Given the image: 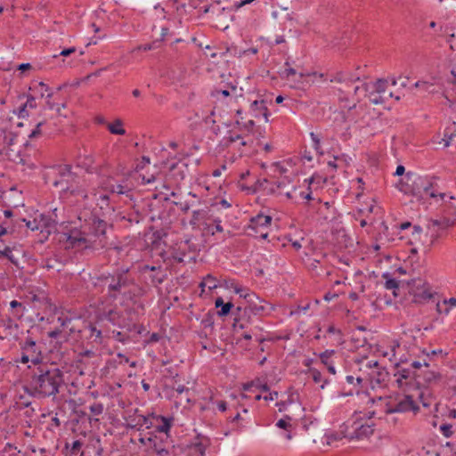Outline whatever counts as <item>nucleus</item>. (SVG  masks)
<instances>
[{"label":"nucleus","instance_id":"bb28decb","mask_svg":"<svg viewBox=\"0 0 456 456\" xmlns=\"http://www.w3.org/2000/svg\"><path fill=\"white\" fill-rule=\"evenodd\" d=\"M188 247L189 245L187 240L176 243L170 251V257L177 263L183 262Z\"/></svg>","mask_w":456,"mask_h":456},{"label":"nucleus","instance_id":"4c0bfd02","mask_svg":"<svg viewBox=\"0 0 456 456\" xmlns=\"http://www.w3.org/2000/svg\"><path fill=\"white\" fill-rule=\"evenodd\" d=\"M259 330H261V328L259 327V325H256L254 327H249L248 329H246V331H244L241 334V337L246 340H250V339H252L253 337H255L256 340L261 343L264 341V338L257 336V332Z\"/></svg>","mask_w":456,"mask_h":456},{"label":"nucleus","instance_id":"09e8293b","mask_svg":"<svg viewBox=\"0 0 456 456\" xmlns=\"http://www.w3.org/2000/svg\"><path fill=\"white\" fill-rule=\"evenodd\" d=\"M89 410L92 415L100 416L102 414L104 407L101 403H94L92 405H90Z\"/></svg>","mask_w":456,"mask_h":456},{"label":"nucleus","instance_id":"412c9836","mask_svg":"<svg viewBox=\"0 0 456 456\" xmlns=\"http://www.w3.org/2000/svg\"><path fill=\"white\" fill-rule=\"evenodd\" d=\"M22 221L26 224L28 229L31 231H40L47 234L51 232V229L54 226L53 222L45 215H39V218L35 217L33 220L23 218Z\"/></svg>","mask_w":456,"mask_h":456},{"label":"nucleus","instance_id":"bf43d9fd","mask_svg":"<svg viewBox=\"0 0 456 456\" xmlns=\"http://www.w3.org/2000/svg\"><path fill=\"white\" fill-rule=\"evenodd\" d=\"M76 51H77V49L75 47H69V48L62 50L59 54H54L53 58H57L58 56L67 57V56L70 55L71 53H74Z\"/></svg>","mask_w":456,"mask_h":456},{"label":"nucleus","instance_id":"5fc2aeb1","mask_svg":"<svg viewBox=\"0 0 456 456\" xmlns=\"http://www.w3.org/2000/svg\"><path fill=\"white\" fill-rule=\"evenodd\" d=\"M3 452L9 453V456H19L20 452L17 451V448L12 444L7 443L3 450Z\"/></svg>","mask_w":456,"mask_h":456},{"label":"nucleus","instance_id":"864d4df0","mask_svg":"<svg viewBox=\"0 0 456 456\" xmlns=\"http://www.w3.org/2000/svg\"><path fill=\"white\" fill-rule=\"evenodd\" d=\"M52 96L53 93L46 94V106L49 110H55L57 113H60V105L51 101Z\"/></svg>","mask_w":456,"mask_h":456},{"label":"nucleus","instance_id":"052dcab7","mask_svg":"<svg viewBox=\"0 0 456 456\" xmlns=\"http://www.w3.org/2000/svg\"><path fill=\"white\" fill-rule=\"evenodd\" d=\"M24 104H25V107H27L28 109L37 108L36 98L32 95L28 96V99Z\"/></svg>","mask_w":456,"mask_h":456},{"label":"nucleus","instance_id":"c03bdc74","mask_svg":"<svg viewBox=\"0 0 456 456\" xmlns=\"http://www.w3.org/2000/svg\"><path fill=\"white\" fill-rule=\"evenodd\" d=\"M290 183V181L287 179V177H284L283 179L281 180H278L276 182L273 183V186H275V188H272V190L273 191H277L279 194H283L284 195V191H286V187L288 184Z\"/></svg>","mask_w":456,"mask_h":456},{"label":"nucleus","instance_id":"58836bf2","mask_svg":"<svg viewBox=\"0 0 456 456\" xmlns=\"http://www.w3.org/2000/svg\"><path fill=\"white\" fill-rule=\"evenodd\" d=\"M108 130L112 134L124 135L126 134V130L123 128V122L119 118L114 120L112 123L108 124Z\"/></svg>","mask_w":456,"mask_h":456},{"label":"nucleus","instance_id":"423d86ee","mask_svg":"<svg viewBox=\"0 0 456 456\" xmlns=\"http://www.w3.org/2000/svg\"><path fill=\"white\" fill-rule=\"evenodd\" d=\"M99 186L103 192H98L93 189L92 195L97 201H101V208L110 204V195H125L132 200L134 185L127 179L118 182L114 177L107 175L99 181Z\"/></svg>","mask_w":456,"mask_h":456},{"label":"nucleus","instance_id":"b1692460","mask_svg":"<svg viewBox=\"0 0 456 456\" xmlns=\"http://www.w3.org/2000/svg\"><path fill=\"white\" fill-rule=\"evenodd\" d=\"M387 88V81L385 79H378L376 82L362 83V86H354V94H358L359 91H370L373 89L381 94V95H388Z\"/></svg>","mask_w":456,"mask_h":456},{"label":"nucleus","instance_id":"de8ad7c7","mask_svg":"<svg viewBox=\"0 0 456 456\" xmlns=\"http://www.w3.org/2000/svg\"><path fill=\"white\" fill-rule=\"evenodd\" d=\"M208 444L203 443V441H196L192 444L191 448L195 452L200 454V456H205L206 450H207Z\"/></svg>","mask_w":456,"mask_h":456},{"label":"nucleus","instance_id":"5701e85b","mask_svg":"<svg viewBox=\"0 0 456 456\" xmlns=\"http://www.w3.org/2000/svg\"><path fill=\"white\" fill-rule=\"evenodd\" d=\"M140 271L142 273L151 272V273L149 275V280L155 286L161 284L167 276L161 265H144L141 267Z\"/></svg>","mask_w":456,"mask_h":456},{"label":"nucleus","instance_id":"f704fd0d","mask_svg":"<svg viewBox=\"0 0 456 456\" xmlns=\"http://www.w3.org/2000/svg\"><path fill=\"white\" fill-rule=\"evenodd\" d=\"M29 90L32 91L34 94L39 95L41 98L45 96L46 97V94L48 93H52L49 86L42 81L33 82L29 87Z\"/></svg>","mask_w":456,"mask_h":456},{"label":"nucleus","instance_id":"37998d69","mask_svg":"<svg viewBox=\"0 0 456 456\" xmlns=\"http://www.w3.org/2000/svg\"><path fill=\"white\" fill-rule=\"evenodd\" d=\"M252 387H256L263 392H268L270 390V387L266 383H261L259 380L252 381L243 385L244 391H249Z\"/></svg>","mask_w":456,"mask_h":456},{"label":"nucleus","instance_id":"e2e57ef3","mask_svg":"<svg viewBox=\"0 0 456 456\" xmlns=\"http://www.w3.org/2000/svg\"><path fill=\"white\" fill-rule=\"evenodd\" d=\"M155 454L158 456H175L173 455L172 452L167 449V445L163 446Z\"/></svg>","mask_w":456,"mask_h":456},{"label":"nucleus","instance_id":"603ef678","mask_svg":"<svg viewBox=\"0 0 456 456\" xmlns=\"http://www.w3.org/2000/svg\"><path fill=\"white\" fill-rule=\"evenodd\" d=\"M327 444H331L335 441H338L342 439V437H345V435L342 436L340 433L337 432H330L325 435Z\"/></svg>","mask_w":456,"mask_h":456},{"label":"nucleus","instance_id":"72a5a7b5","mask_svg":"<svg viewBox=\"0 0 456 456\" xmlns=\"http://www.w3.org/2000/svg\"><path fill=\"white\" fill-rule=\"evenodd\" d=\"M83 443L80 440H76L69 445V443L65 444V450L69 456H84V452L81 451Z\"/></svg>","mask_w":456,"mask_h":456},{"label":"nucleus","instance_id":"680f3d73","mask_svg":"<svg viewBox=\"0 0 456 456\" xmlns=\"http://www.w3.org/2000/svg\"><path fill=\"white\" fill-rule=\"evenodd\" d=\"M141 176H142V180L143 183H151L155 182V180H156L154 174H151V175L142 174V175H141Z\"/></svg>","mask_w":456,"mask_h":456},{"label":"nucleus","instance_id":"ddd939ff","mask_svg":"<svg viewBox=\"0 0 456 456\" xmlns=\"http://www.w3.org/2000/svg\"><path fill=\"white\" fill-rule=\"evenodd\" d=\"M362 366L360 370H370L368 372L369 379L371 383L378 385L385 384L388 379V372L381 368L378 361L363 359L360 362Z\"/></svg>","mask_w":456,"mask_h":456},{"label":"nucleus","instance_id":"9d476101","mask_svg":"<svg viewBox=\"0 0 456 456\" xmlns=\"http://www.w3.org/2000/svg\"><path fill=\"white\" fill-rule=\"evenodd\" d=\"M272 221L271 216L258 214L250 218L246 232L248 236L265 240L268 238Z\"/></svg>","mask_w":456,"mask_h":456},{"label":"nucleus","instance_id":"49530a36","mask_svg":"<svg viewBox=\"0 0 456 456\" xmlns=\"http://www.w3.org/2000/svg\"><path fill=\"white\" fill-rule=\"evenodd\" d=\"M4 257L7 258L12 264L17 265V259L14 257L11 247L5 246L4 249H0V259Z\"/></svg>","mask_w":456,"mask_h":456},{"label":"nucleus","instance_id":"f3484780","mask_svg":"<svg viewBox=\"0 0 456 456\" xmlns=\"http://www.w3.org/2000/svg\"><path fill=\"white\" fill-rule=\"evenodd\" d=\"M94 188H89L88 180L77 176L76 181L70 183L69 186H65V192H69L71 195L75 197H80L83 200H86L88 198V193L92 194Z\"/></svg>","mask_w":456,"mask_h":456},{"label":"nucleus","instance_id":"69168bd1","mask_svg":"<svg viewBox=\"0 0 456 456\" xmlns=\"http://www.w3.org/2000/svg\"><path fill=\"white\" fill-rule=\"evenodd\" d=\"M254 126H255V121L252 119H250L243 124V127H244L245 131L247 132L246 134H248L252 131Z\"/></svg>","mask_w":456,"mask_h":456},{"label":"nucleus","instance_id":"6e6552de","mask_svg":"<svg viewBox=\"0 0 456 456\" xmlns=\"http://www.w3.org/2000/svg\"><path fill=\"white\" fill-rule=\"evenodd\" d=\"M97 323L110 329V325L120 329H127V318L117 307L103 306L96 314Z\"/></svg>","mask_w":456,"mask_h":456},{"label":"nucleus","instance_id":"3c124183","mask_svg":"<svg viewBox=\"0 0 456 456\" xmlns=\"http://www.w3.org/2000/svg\"><path fill=\"white\" fill-rule=\"evenodd\" d=\"M452 428V424H443L440 426L439 429L444 437L450 438L453 435Z\"/></svg>","mask_w":456,"mask_h":456},{"label":"nucleus","instance_id":"2f4dec72","mask_svg":"<svg viewBox=\"0 0 456 456\" xmlns=\"http://www.w3.org/2000/svg\"><path fill=\"white\" fill-rule=\"evenodd\" d=\"M305 373H308L311 376L314 383H322L320 386L321 389H323L329 384V379L323 378L322 372L316 368H309Z\"/></svg>","mask_w":456,"mask_h":456},{"label":"nucleus","instance_id":"0e129e2a","mask_svg":"<svg viewBox=\"0 0 456 456\" xmlns=\"http://www.w3.org/2000/svg\"><path fill=\"white\" fill-rule=\"evenodd\" d=\"M219 206L224 208H228L231 207V204L226 200H222L218 203L212 205L211 208L215 207V211L219 209Z\"/></svg>","mask_w":456,"mask_h":456},{"label":"nucleus","instance_id":"e433bc0d","mask_svg":"<svg viewBox=\"0 0 456 456\" xmlns=\"http://www.w3.org/2000/svg\"><path fill=\"white\" fill-rule=\"evenodd\" d=\"M456 136V123L453 122L444 129V137L442 141L444 142V146L449 147L453 138Z\"/></svg>","mask_w":456,"mask_h":456},{"label":"nucleus","instance_id":"aec40b11","mask_svg":"<svg viewBox=\"0 0 456 456\" xmlns=\"http://www.w3.org/2000/svg\"><path fill=\"white\" fill-rule=\"evenodd\" d=\"M58 175L53 184L55 187H60L61 191H65V186H69L76 181L77 175L71 171V167L69 165L60 166L58 167Z\"/></svg>","mask_w":456,"mask_h":456},{"label":"nucleus","instance_id":"cd10ccee","mask_svg":"<svg viewBox=\"0 0 456 456\" xmlns=\"http://www.w3.org/2000/svg\"><path fill=\"white\" fill-rule=\"evenodd\" d=\"M335 354L336 351L333 349H327L319 354L321 362L327 368L328 371L332 375L336 374V369L334 362L332 360V357Z\"/></svg>","mask_w":456,"mask_h":456},{"label":"nucleus","instance_id":"6e6d98bb","mask_svg":"<svg viewBox=\"0 0 456 456\" xmlns=\"http://www.w3.org/2000/svg\"><path fill=\"white\" fill-rule=\"evenodd\" d=\"M110 333H112L113 338H115L116 340H118L119 342L125 343L127 340V335H126L120 331L110 330Z\"/></svg>","mask_w":456,"mask_h":456},{"label":"nucleus","instance_id":"dca6fc26","mask_svg":"<svg viewBox=\"0 0 456 456\" xmlns=\"http://www.w3.org/2000/svg\"><path fill=\"white\" fill-rule=\"evenodd\" d=\"M419 410V405L413 400L411 395H404L395 403H387L384 409V412L387 414L392 413H403L409 411H418Z\"/></svg>","mask_w":456,"mask_h":456},{"label":"nucleus","instance_id":"a19ab883","mask_svg":"<svg viewBox=\"0 0 456 456\" xmlns=\"http://www.w3.org/2000/svg\"><path fill=\"white\" fill-rule=\"evenodd\" d=\"M413 86L415 88H419L421 91L428 93V94L437 93V90L436 89L435 85L428 81H417L413 85Z\"/></svg>","mask_w":456,"mask_h":456},{"label":"nucleus","instance_id":"4be33fe9","mask_svg":"<svg viewBox=\"0 0 456 456\" xmlns=\"http://www.w3.org/2000/svg\"><path fill=\"white\" fill-rule=\"evenodd\" d=\"M213 213H215V207L194 210L190 220L191 225L192 227L209 226Z\"/></svg>","mask_w":456,"mask_h":456},{"label":"nucleus","instance_id":"473e14b6","mask_svg":"<svg viewBox=\"0 0 456 456\" xmlns=\"http://www.w3.org/2000/svg\"><path fill=\"white\" fill-rule=\"evenodd\" d=\"M216 308H217V314L219 316H226L233 308L232 302L224 303L222 297H217L215 301Z\"/></svg>","mask_w":456,"mask_h":456},{"label":"nucleus","instance_id":"6ab92c4d","mask_svg":"<svg viewBox=\"0 0 456 456\" xmlns=\"http://www.w3.org/2000/svg\"><path fill=\"white\" fill-rule=\"evenodd\" d=\"M58 322L63 330H67L70 334H74L76 332L82 334L83 329L81 328V324L83 326L86 325L85 322L80 317H71L66 314H61L58 317Z\"/></svg>","mask_w":456,"mask_h":456},{"label":"nucleus","instance_id":"7c9ffc66","mask_svg":"<svg viewBox=\"0 0 456 456\" xmlns=\"http://www.w3.org/2000/svg\"><path fill=\"white\" fill-rule=\"evenodd\" d=\"M151 414H149L147 416L145 415H138L134 418L135 424L134 426H131L132 428H135L136 430L140 431L142 430V427H145L146 429L152 428L154 427L153 420Z\"/></svg>","mask_w":456,"mask_h":456},{"label":"nucleus","instance_id":"a878e982","mask_svg":"<svg viewBox=\"0 0 456 456\" xmlns=\"http://www.w3.org/2000/svg\"><path fill=\"white\" fill-rule=\"evenodd\" d=\"M360 80V76L347 71H338L330 78V82L344 83L346 86Z\"/></svg>","mask_w":456,"mask_h":456},{"label":"nucleus","instance_id":"c9c22d12","mask_svg":"<svg viewBox=\"0 0 456 456\" xmlns=\"http://www.w3.org/2000/svg\"><path fill=\"white\" fill-rule=\"evenodd\" d=\"M218 286L219 281L216 277L212 276L211 274H208L206 277H204L201 282L200 283V287L201 288L202 292L205 291L206 288L208 289V291H212Z\"/></svg>","mask_w":456,"mask_h":456},{"label":"nucleus","instance_id":"393cba45","mask_svg":"<svg viewBox=\"0 0 456 456\" xmlns=\"http://www.w3.org/2000/svg\"><path fill=\"white\" fill-rule=\"evenodd\" d=\"M151 416L155 420L161 422V424L155 427L154 431L159 435L169 436L174 419L172 417H165L155 413H151Z\"/></svg>","mask_w":456,"mask_h":456},{"label":"nucleus","instance_id":"39448f33","mask_svg":"<svg viewBox=\"0 0 456 456\" xmlns=\"http://www.w3.org/2000/svg\"><path fill=\"white\" fill-rule=\"evenodd\" d=\"M254 140L248 134H240L232 128L228 130L217 144L216 151L222 154L224 151L232 153V160L238 157L249 155L253 151Z\"/></svg>","mask_w":456,"mask_h":456},{"label":"nucleus","instance_id":"ea45409f","mask_svg":"<svg viewBox=\"0 0 456 456\" xmlns=\"http://www.w3.org/2000/svg\"><path fill=\"white\" fill-rule=\"evenodd\" d=\"M312 208L316 209L317 213L323 216L324 219H328L330 217L329 214H330L331 205L330 202H322L321 204H316L315 207H311Z\"/></svg>","mask_w":456,"mask_h":456},{"label":"nucleus","instance_id":"79ce46f5","mask_svg":"<svg viewBox=\"0 0 456 456\" xmlns=\"http://www.w3.org/2000/svg\"><path fill=\"white\" fill-rule=\"evenodd\" d=\"M396 367H397V371L395 374V376H398L396 381L400 385L402 384L403 379H410L414 375L413 371L411 370L410 369L401 368L399 366V364H397Z\"/></svg>","mask_w":456,"mask_h":456},{"label":"nucleus","instance_id":"7ed1b4c3","mask_svg":"<svg viewBox=\"0 0 456 456\" xmlns=\"http://www.w3.org/2000/svg\"><path fill=\"white\" fill-rule=\"evenodd\" d=\"M107 223L94 215L86 219L79 229L66 233L67 243L77 249L103 248L106 245Z\"/></svg>","mask_w":456,"mask_h":456},{"label":"nucleus","instance_id":"8fccbe9b","mask_svg":"<svg viewBox=\"0 0 456 456\" xmlns=\"http://www.w3.org/2000/svg\"><path fill=\"white\" fill-rule=\"evenodd\" d=\"M173 389L177 394V395H183V394H185L186 395L185 402H187V403L190 402V396H189L190 389L188 387H186L183 385H178L177 387H175Z\"/></svg>","mask_w":456,"mask_h":456},{"label":"nucleus","instance_id":"2eb2a0df","mask_svg":"<svg viewBox=\"0 0 456 456\" xmlns=\"http://www.w3.org/2000/svg\"><path fill=\"white\" fill-rule=\"evenodd\" d=\"M411 294L416 303H425L434 297V292L428 282L421 279L412 281Z\"/></svg>","mask_w":456,"mask_h":456},{"label":"nucleus","instance_id":"f8f14e48","mask_svg":"<svg viewBox=\"0 0 456 456\" xmlns=\"http://www.w3.org/2000/svg\"><path fill=\"white\" fill-rule=\"evenodd\" d=\"M139 443L145 447L147 453H156L163 446L168 444V436H163L156 431L148 432L145 435H140Z\"/></svg>","mask_w":456,"mask_h":456},{"label":"nucleus","instance_id":"a211bd4d","mask_svg":"<svg viewBox=\"0 0 456 456\" xmlns=\"http://www.w3.org/2000/svg\"><path fill=\"white\" fill-rule=\"evenodd\" d=\"M21 351L25 352L27 355L32 358V363L34 367L43 364L42 362V352L41 347L33 340L32 338H26L25 340L20 344Z\"/></svg>","mask_w":456,"mask_h":456},{"label":"nucleus","instance_id":"a18cd8bd","mask_svg":"<svg viewBox=\"0 0 456 456\" xmlns=\"http://www.w3.org/2000/svg\"><path fill=\"white\" fill-rule=\"evenodd\" d=\"M383 278L386 279L385 281V288L387 289H397L399 288V282L394 278H390L389 274L387 273L383 274ZM394 295L396 296L395 291H394Z\"/></svg>","mask_w":456,"mask_h":456},{"label":"nucleus","instance_id":"f03ea898","mask_svg":"<svg viewBox=\"0 0 456 456\" xmlns=\"http://www.w3.org/2000/svg\"><path fill=\"white\" fill-rule=\"evenodd\" d=\"M63 384V371L53 363L45 362L31 370L29 382L23 388L29 395L43 399L55 396Z\"/></svg>","mask_w":456,"mask_h":456},{"label":"nucleus","instance_id":"338daca9","mask_svg":"<svg viewBox=\"0 0 456 456\" xmlns=\"http://www.w3.org/2000/svg\"><path fill=\"white\" fill-rule=\"evenodd\" d=\"M18 116H19V118H25V117L28 116V108L25 107V104H22L21 106L19 107Z\"/></svg>","mask_w":456,"mask_h":456},{"label":"nucleus","instance_id":"4468645a","mask_svg":"<svg viewBox=\"0 0 456 456\" xmlns=\"http://www.w3.org/2000/svg\"><path fill=\"white\" fill-rule=\"evenodd\" d=\"M110 330L105 329L103 325L97 323V319L94 323L84 325L83 333L81 337L89 339L91 343L100 345L102 343L103 338L110 337Z\"/></svg>","mask_w":456,"mask_h":456},{"label":"nucleus","instance_id":"13d9d810","mask_svg":"<svg viewBox=\"0 0 456 456\" xmlns=\"http://www.w3.org/2000/svg\"><path fill=\"white\" fill-rule=\"evenodd\" d=\"M43 125V122H39L36 127L31 131V133L28 134V137L30 139H33V138H36L37 137L39 134H41V129L40 127L42 126Z\"/></svg>","mask_w":456,"mask_h":456},{"label":"nucleus","instance_id":"c756f323","mask_svg":"<svg viewBox=\"0 0 456 456\" xmlns=\"http://www.w3.org/2000/svg\"><path fill=\"white\" fill-rule=\"evenodd\" d=\"M362 92L364 97H367L371 103L376 105L384 103L388 98L393 96L391 92L388 93V95H381V94L373 89Z\"/></svg>","mask_w":456,"mask_h":456},{"label":"nucleus","instance_id":"c85d7f7f","mask_svg":"<svg viewBox=\"0 0 456 456\" xmlns=\"http://www.w3.org/2000/svg\"><path fill=\"white\" fill-rule=\"evenodd\" d=\"M250 110L255 118L263 117L265 122L268 121L269 112L266 106V102L264 100L254 101L250 105Z\"/></svg>","mask_w":456,"mask_h":456},{"label":"nucleus","instance_id":"4d7b16f0","mask_svg":"<svg viewBox=\"0 0 456 456\" xmlns=\"http://www.w3.org/2000/svg\"><path fill=\"white\" fill-rule=\"evenodd\" d=\"M273 172L278 175H284L287 172V169L281 165L280 162H276L273 165Z\"/></svg>","mask_w":456,"mask_h":456},{"label":"nucleus","instance_id":"774afa93","mask_svg":"<svg viewBox=\"0 0 456 456\" xmlns=\"http://www.w3.org/2000/svg\"><path fill=\"white\" fill-rule=\"evenodd\" d=\"M276 426L282 429H288L290 424L284 419H281L277 421Z\"/></svg>","mask_w":456,"mask_h":456},{"label":"nucleus","instance_id":"9b49d317","mask_svg":"<svg viewBox=\"0 0 456 456\" xmlns=\"http://www.w3.org/2000/svg\"><path fill=\"white\" fill-rule=\"evenodd\" d=\"M374 432V423L370 419H356L354 420L346 433L345 437L349 439H365L369 438Z\"/></svg>","mask_w":456,"mask_h":456},{"label":"nucleus","instance_id":"0eeeda50","mask_svg":"<svg viewBox=\"0 0 456 456\" xmlns=\"http://www.w3.org/2000/svg\"><path fill=\"white\" fill-rule=\"evenodd\" d=\"M408 179L411 180V188L404 190L405 193H411L413 196L419 198H439L444 200L445 193L438 191L436 177L435 176H414L411 177L410 174H407Z\"/></svg>","mask_w":456,"mask_h":456},{"label":"nucleus","instance_id":"f257e3e1","mask_svg":"<svg viewBox=\"0 0 456 456\" xmlns=\"http://www.w3.org/2000/svg\"><path fill=\"white\" fill-rule=\"evenodd\" d=\"M102 285L107 288L108 296L111 298L122 297L133 302L136 309L142 314L144 305L139 300L146 294V289L136 282L134 274L128 267L117 268L101 278Z\"/></svg>","mask_w":456,"mask_h":456},{"label":"nucleus","instance_id":"1a4fd4ad","mask_svg":"<svg viewBox=\"0 0 456 456\" xmlns=\"http://www.w3.org/2000/svg\"><path fill=\"white\" fill-rule=\"evenodd\" d=\"M314 178L305 179V183H307L304 186H295L292 185L291 189L284 191V195L289 199L293 200L295 203H299L301 200H305V204L307 207H315L316 204H321L322 200L320 198H315L314 196L311 183H313Z\"/></svg>","mask_w":456,"mask_h":456},{"label":"nucleus","instance_id":"20e7f679","mask_svg":"<svg viewBox=\"0 0 456 456\" xmlns=\"http://www.w3.org/2000/svg\"><path fill=\"white\" fill-rule=\"evenodd\" d=\"M234 291L243 297L244 305H238L234 312L233 329L236 332L258 325L265 311L264 301L248 289L235 287Z\"/></svg>","mask_w":456,"mask_h":456}]
</instances>
